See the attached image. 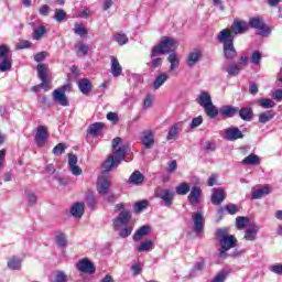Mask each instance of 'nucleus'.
<instances>
[{"mask_svg": "<svg viewBox=\"0 0 282 282\" xmlns=\"http://www.w3.org/2000/svg\"><path fill=\"white\" fill-rule=\"evenodd\" d=\"M129 147L122 142V138L117 137L112 140V154L108 155L106 161L102 163L105 173H109L116 166H120V162L124 160Z\"/></svg>", "mask_w": 282, "mask_h": 282, "instance_id": "f257e3e1", "label": "nucleus"}, {"mask_svg": "<svg viewBox=\"0 0 282 282\" xmlns=\"http://www.w3.org/2000/svg\"><path fill=\"white\" fill-rule=\"evenodd\" d=\"M218 241V257L219 259H228V250L237 248V237L228 232V228L218 229L216 232Z\"/></svg>", "mask_w": 282, "mask_h": 282, "instance_id": "f03ea898", "label": "nucleus"}, {"mask_svg": "<svg viewBox=\"0 0 282 282\" xmlns=\"http://www.w3.org/2000/svg\"><path fill=\"white\" fill-rule=\"evenodd\" d=\"M177 40L169 36H164L161 39L160 43L152 47L151 58H155L158 56H162L164 54H171L177 50Z\"/></svg>", "mask_w": 282, "mask_h": 282, "instance_id": "7ed1b4c3", "label": "nucleus"}, {"mask_svg": "<svg viewBox=\"0 0 282 282\" xmlns=\"http://www.w3.org/2000/svg\"><path fill=\"white\" fill-rule=\"evenodd\" d=\"M197 105L204 108V111L208 118H217L219 116V109L213 104V97L210 93L203 90L196 98Z\"/></svg>", "mask_w": 282, "mask_h": 282, "instance_id": "20e7f679", "label": "nucleus"}, {"mask_svg": "<svg viewBox=\"0 0 282 282\" xmlns=\"http://www.w3.org/2000/svg\"><path fill=\"white\" fill-rule=\"evenodd\" d=\"M155 197L162 199L165 206L171 207L175 199V192H173V189L159 187L155 189Z\"/></svg>", "mask_w": 282, "mask_h": 282, "instance_id": "39448f33", "label": "nucleus"}, {"mask_svg": "<svg viewBox=\"0 0 282 282\" xmlns=\"http://www.w3.org/2000/svg\"><path fill=\"white\" fill-rule=\"evenodd\" d=\"M131 212L123 209L119 213V215L113 219L112 226L115 230H119L122 226H128L129 221H131Z\"/></svg>", "mask_w": 282, "mask_h": 282, "instance_id": "423d86ee", "label": "nucleus"}, {"mask_svg": "<svg viewBox=\"0 0 282 282\" xmlns=\"http://www.w3.org/2000/svg\"><path fill=\"white\" fill-rule=\"evenodd\" d=\"M248 25H250V28H253L254 30H259L261 36H269V34L272 32V30H270V28L265 25L263 19L259 17L251 18Z\"/></svg>", "mask_w": 282, "mask_h": 282, "instance_id": "0eeeda50", "label": "nucleus"}, {"mask_svg": "<svg viewBox=\"0 0 282 282\" xmlns=\"http://www.w3.org/2000/svg\"><path fill=\"white\" fill-rule=\"evenodd\" d=\"M141 144L145 147V149H153L155 144V131L151 129L143 130L140 135Z\"/></svg>", "mask_w": 282, "mask_h": 282, "instance_id": "6e6552de", "label": "nucleus"}, {"mask_svg": "<svg viewBox=\"0 0 282 282\" xmlns=\"http://www.w3.org/2000/svg\"><path fill=\"white\" fill-rule=\"evenodd\" d=\"M109 188H111V181L107 176H99L97 180V193L102 197H107Z\"/></svg>", "mask_w": 282, "mask_h": 282, "instance_id": "1a4fd4ad", "label": "nucleus"}, {"mask_svg": "<svg viewBox=\"0 0 282 282\" xmlns=\"http://www.w3.org/2000/svg\"><path fill=\"white\" fill-rule=\"evenodd\" d=\"M77 270L79 272H84L85 274H95L96 265H94V262L88 260V258H83L77 263Z\"/></svg>", "mask_w": 282, "mask_h": 282, "instance_id": "9d476101", "label": "nucleus"}, {"mask_svg": "<svg viewBox=\"0 0 282 282\" xmlns=\"http://www.w3.org/2000/svg\"><path fill=\"white\" fill-rule=\"evenodd\" d=\"M261 228L257 223H251L245 230V241H257Z\"/></svg>", "mask_w": 282, "mask_h": 282, "instance_id": "9b49d317", "label": "nucleus"}, {"mask_svg": "<svg viewBox=\"0 0 282 282\" xmlns=\"http://www.w3.org/2000/svg\"><path fill=\"white\" fill-rule=\"evenodd\" d=\"M204 54L202 53V50L194 48L192 52L188 53L186 58V65L189 69H193L197 63L202 61V57Z\"/></svg>", "mask_w": 282, "mask_h": 282, "instance_id": "f8f14e48", "label": "nucleus"}, {"mask_svg": "<svg viewBox=\"0 0 282 282\" xmlns=\"http://www.w3.org/2000/svg\"><path fill=\"white\" fill-rule=\"evenodd\" d=\"M192 221L194 226V230L196 235H200L204 232V214L202 212H196L192 215Z\"/></svg>", "mask_w": 282, "mask_h": 282, "instance_id": "ddd939ff", "label": "nucleus"}, {"mask_svg": "<svg viewBox=\"0 0 282 282\" xmlns=\"http://www.w3.org/2000/svg\"><path fill=\"white\" fill-rule=\"evenodd\" d=\"M48 138H50V134H47V127L45 126L37 127V130L35 133V142L37 147L40 148L45 147V143L47 142Z\"/></svg>", "mask_w": 282, "mask_h": 282, "instance_id": "4468645a", "label": "nucleus"}, {"mask_svg": "<svg viewBox=\"0 0 282 282\" xmlns=\"http://www.w3.org/2000/svg\"><path fill=\"white\" fill-rule=\"evenodd\" d=\"M230 30L234 34H246L250 30V25L243 20H235Z\"/></svg>", "mask_w": 282, "mask_h": 282, "instance_id": "2eb2a0df", "label": "nucleus"}, {"mask_svg": "<svg viewBox=\"0 0 282 282\" xmlns=\"http://www.w3.org/2000/svg\"><path fill=\"white\" fill-rule=\"evenodd\" d=\"M231 29H224L217 35V41L221 43V45H228L230 43H235V37H232Z\"/></svg>", "mask_w": 282, "mask_h": 282, "instance_id": "dca6fc26", "label": "nucleus"}, {"mask_svg": "<svg viewBox=\"0 0 282 282\" xmlns=\"http://www.w3.org/2000/svg\"><path fill=\"white\" fill-rule=\"evenodd\" d=\"M68 166L72 175H75L76 177H78V175H83V170L78 166V156L73 153L68 154Z\"/></svg>", "mask_w": 282, "mask_h": 282, "instance_id": "f3484780", "label": "nucleus"}, {"mask_svg": "<svg viewBox=\"0 0 282 282\" xmlns=\"http://www.w3.org/2000/svg\"><path fill=\"white\" fill-rule=\"evenodd\" d=\"M53 100L61 105V107H69V100L67 99V95L62 89H55L53 91Z\"/></svg>", "mask_w": 282, "mask_h": 282, "instance_id": "a211bd4d", "label": "nucleus"}, {"mask_svg": "<svg viewBox=\"0 0 282 282\" xmlns=\"http://www.w3.org/2000/svg\"><path fill=\"white\" fill-rule=\"evenodd\" d=\"M225 135L226 139L230 142H235V140H241V138H243V133L241 132V130L236 127L225 129Z\"/></svg>", "mask_w": 282, "mask_h": 282, "instance_id": "6ab92c4d", "label": "nucleus"}, {"mask_svg": "<svg viewBox=\"0 0 282 282\" xmlns=\"http://www.w3.org/2000/svg\"><path fill=\"white\" fill-rule=\"evenodd\" d=\"M110 72L115 78L122 76V65L116 56H110Z\"/></svg>", "mask_w": 282, "mask_h": 282, "instance_id": "aec40b11", "label": "nucleus"}, {"mask_svg": "<svg viewBox=\"0 0 282 282\" xmlns=\"http://www.w3.org/2000/svg\"><path fill=\"white\" fill-rule=\"evenodd\" d=\"M223 52L227 61H232L234 58H237V48H235V42L223 45Z\"/></svg>", "mask_w": 282, "mask_h": 282, "instance_id": "412c9836", "label": "nucleus"}, {"mask_svg": "<svg viewBox=\"0 0 282 282\" xmlns=\"http://www.w3.org/2000/svg\"><path fill=\"white\" fill-rule=\"evenodd\" d=\"M226 199V191L223 188H213V194H212V204H215V206H219L221 202Z\"/></svg>", "mask_w": 282, "mask_h": 282, "instance_id": "4be33fe9", "label": "nucleus"}, {"mask_svg": "<svg viewBox=\"0 0 282 282\" xmlns=\"http://www.w3.org/2000/svg\"><path fill=\"white\" fill-rule=\"evenodd\" d=\"M200 197H202V189L199 187H193L191 189L189 195L187 196V199L192 206H197V204H199Z\"/></svg>", "mask_w": 282, "mask_h": 282, "instance_id": "5701e85b", "label": "nucleus"}, {"mask_svg": "<svg viewBox=\"0 0 282 282\" xmlns=\"http://www.w3.org/2000/svg\"><path fill=\"white\" fill-rule=\"evenodd\" d=\"M218 113L224 118H232V116H237V113H239V108L234 106H223Z\"/></svg>", "mask_w": 282, "mask_h": 282, "instance_id": "b1692460", "label": "nucleus"}, {"mask_svg": "<svg viewBox=\"0 0 282 282\" xmlns=\"http://www.w3.org/2000/svg\"><path fill=\"white\" fill-rule=\"evenodd\" d=\"M169 78H170L169 73L159 74L152 83V88L154 89V91H158V89H160L162 85H164V83L169 80Z\"/></svg>", "mask_w": 282, "mask_h": 282, "instance_id": "393cba45", "label": "nucleus"}, {"mask_svg": "<svg viewBox=\"0 0 282 282\" xmlns=\"http://www.w3.org/2000/svg\"><path fill=\"white\" fill-rule=\"evenodd\" d=\"M70 215H73L75 219H80V217L85 215V203H75L70 208Z\"/></svg>", "mask_w": 282, "mask_h": 282, "instance_id": "a878e982", "label": "nucleus"}, {"mask_svg": "<svg viewBox=\"0 0 282 282\" xmlns=\"http://www.w3.org/2000/svg\"><path fill=\"white\" fill-rule=\"evenodd\" d=\"M167 63H170V72H175L180 69V56L177 53L172 52L167 56Z\"/></svg>", "mask_w": 282, "mask_h": 282, "instance_id": "bb28decb", "label": "nucleus"}, {"mask_svg": "<svg viewBox=\"0 0 282 282\" xmlns=\"http://www.w3.org/2000/svg\"><path fill=\"white\" fill-rule=\"evenodd\" d=\"M149 232H151V227L149 225H143L142 227L135 230L133 235V241H140V239H142V237H147Z\"/></svg>", "mask_w": 282, "mask_h": 282, "instance_id": "cd10ccee", "label": "nucleus"}, {"mask_svg": "<svg viewBox=\"0 0 282 282\" xmlns=\"http://www.w3.org/2000/svg\"><path fill=\"white\" fill-rule=\"evenodd\" d=\"M241 164L246 166H257L261 164V159H259L257 154H249L241 161Z\"/></svg>", "mask_w": 282, "mask_h": 282, "instance_id": "c85d7f7f", "label": "nucleus"}, {"mask_svg": "<svg viewBox=\"0 0 282 282\" xmlns=\"http://www.w3.org/2000/svg\"><path fill=\"white\" fill-rule=\"evenodd\" d=\"M37 76L42 83H50V77L47 76V65L37 64Z\"/></svg>", "mask_w": 282, "mask_h": 282, "instance_id": "c756f323", "label": "nucleus"}, {"mask_svg": "<svg viewBox=\"0 0 282 282\" xmlns=\"http://www.w3.org/2000/svg\"><path fill=\"white\" fill-rule=\"evenodd\" d=\"M22 263H23V260H21V258L11 257L7 262V267L9 268V270H21Z\"/></svg>", "mask_w": 282, "mask_h": 282, "instance_id": "7c9ffc66", "label": "nucleus"}, {"mask_svg": "<svg viewBox=\"0 0 282 282\" xmlns=\"http://www.w3.org/2000/svg\"><path fill=\"white\" fill-rule=\"evenodd\" d=\"M272 189L269 186H264L262 188L256 189L252 192L251 199H261V197H265V195H270Z\"/></svg>", "mask_w": 282, "mask_h": 282, "instance_id": "2f4dec72", "label": "nucleus"}, {"mask_svg": "<svg viewBox=\"0 0 282 282\" xmlns=\"http://www.w3.org/2000/svg\"><path fill=\"white\" fill-rule=\"evenodd\" d=\"M144 182V175L140 171L133 172L129 177V183L134 184L135 186H139V184H142Z\"/></svg>", "mask_w": 282, "mask_h": 282, "instance_id": "473e14b6", "label": "nucleus"}, {"mask_svg": "<svg viewBox=\"0 0 282 282\" xmlns=\"http://www.w3.org/2000/svg\"><path fill=\"white\" fill-rule=\"evenodd\" d=\"M12 69V56L0 58V72H10Z\"/></svg>", "mask_w": 282, "mask_h": 282, "instance_id": "72a5a7b5", "label": "nucleus"}, {"mask_svg": "<svg viewBox=\"0 0 282 282\" xmlns=\"http://www.w3.org/2000/svg\"><path fill=\"white\" fill-rule=\"evenodd\" d=\"M24 199H26L29 206H34L36 204L37 197L34 192L30 188H24Z\"/></svg>", "mask_w": 282, "mask_h": 282, "instance_id": "f704fd0d", "label": "nucleus"}, {"mask_svg": "<svg viewBox=\"0 0 282 282\" xmlns=\"http://www.w3.org/2000/svg\"><path fill=\"white\" fill-rule=\"evenodd\" d=\"M46 33L47 29H45V25L40 24L39 28L33 29V40L41 41Z\"/></svg>", "mask_w": 282, "mask_h": 282, "instance_id": "c9c22d12", "label": "nucleus"}, {"mask_svg": "<svg viewBox=\"0 0 282 282\" xmlns=\"http://www.w3.org/2000/svg\"><path fill=\"white\" fill-rule=\"evenodd\" d=\"M79 90L82 94L87 95L89 91H91V82L87 78H83L78 83Z\"/></svg>", "mask_w": 282, "mask_h": 282, "instance_id": "e433bc0d", "label": "nucleus"}, {"mask_svg": "<svg viewBox=\"0 0 282 282\" xmlns=\"http://www.w3.org/2000/svg\"><path fill=\"white\" fill-rule=\"evenodd\" d=\"M105 124L102 122H95L88 127L87 133L90 135H98L102 131Z\"/></svg>", "mask_w": 282, "mask_h": 282, "instance_id": "4c0bfd02", "label": "nucleus"}, {"mask_svg": "<svg viewBox=\"0 0 282 282\" xmlns=\"http://www.w3.org/2000/svg\"><path fill=\"white\" fill-rule=\"evenodd\" d=\"M247 226H250V218L243 216H239L236 218V228L238 230H243V228H246Z\"/></svg>", "mask_w": 282, "mask_h": 282, "instance_id": "58836bf2", "label": "nucleus"}, {"mask_svg": "<svg viewBox=\"0 0 282 282\" xmlns=\"http://www.w3.org/2000/svg\"><path fill=\"white\" fill-rule=\"evenodd\" d=\"M151 250H153V240L143 241L137 247V252H151Z\"/></svg>", "mask_w": 282, "mask_h": 282, "instance_id": "ea45409f", "label": "nucleus"}, {"mask_svg": "<svg viewBox=\"0 0 282 282\" xmlns=\"http://www.w3.org/2000/svg\"><path fill=\"white\" fill-rule=\"evenodd\" d=\"M258 105L262 107V109H273V107H276V102L272 99L262 98L258 100Z\"/></svg>", "mask_w": 282, "mask_h": 282, "instance_id": "a19ab883", "label": "nucleus"}, {"mask_svg": "<svg viewBox=\"0 0 282 282\" xmlns=\"http://www.w3.org/2000/svg\"><path fill=\"white\" fill-rule=\"evenodd\" d=\"M176 195H188L191 192V185L188 183H181L175 187Z\"/></svg>", "mask_w": 282, "mask_h": 282, "instance_id": "79ce46f5", "label": "nucleus"}, {"mask_svg": "<svg viewBox=\"0 0 282 282\" xmlns=\"http://www.w3.org/2000/svg\"><path fill=\"white\" fill-rule=\"evenodd\" d=\"M55 243H57L59 248H67V236L63 232H57L55 236Z\"/></svg>", "mask_w": 282, "mask_h": 282, "instance_id": "37998d69", "label": "nucleus"}, {"mask_svg": "<svg viewBox=\"0 0 282 282\" xmlns=\"http://www.w3.org/2000/svg\"><path fill=\"white\" fill-rule=\"evenodd\" d=\"M113 41L118 43V45H127L129 43V37L124 33H115Z\"/></svg>", "mask_w": 282, "mask_h": 282, "instance_id": "c03bdc74", "label": "nucleus"}, {"mask_svg": "<svg viewBox=\"0 0 282 282\" xmlns=\"http://www.w3.org/2000/svg\"><path fill=\"white\" fill-rule=\"evenodd\" d=\"M226 72L229 76H239V74L241 73V66L232 63L226 68Z\"/></svg>", "mask_w": 282, "mask_h": 282, "instance_id": "a18cd8bd", "label": "nucleus"}, {"mask_svg": "<svg viewBox=\"0 0 282 282\" xmlns=\"http://www.w3.org/2000/svg\"><path fill=\"white\" fill-rule=\"evenodd\" d=\"M124 227H121L118 229L119 237L122 239H127V237H130V235L133 232V227L129 225H123Z\"/></svg>", "mask_w": 282, "mask_h": 282, "instance_id": "49530a36", "label": "nucleus"}, {"mask_svg": "<svg viewBox=\"0 0 282 282\" xmlns=\"http://www.w3.org/2000/svg\"><path fill=\"white\" fill-rule=\"evenodd\" d=\"M75 47L77 50V56H87V53L89 52V45L85 43H77Z\"/></svg>", "mask_w": 282, "mask_h": 282, "instance_id": "de8ad7c7", "label": "nucleus"}, {"mask_svg": "<svg viewBox=\"0 0 282 282\" xmlns=\"http://www.w3.org/2000/svg\"><path fill=\"white\" fill-rule=\"evenodd\" d=\"M155 102V95L148 94L143 100V109H151Z\"/></svg>", "mask_w": 282, "mask_h": 282, "instance_id": "09e8293b", "label": "nucleus"}, {"mask_svg": "<svg viewBox=\"0 0 282 282\" xmlns=\"http://www.w3.org/2000/svg\"><path fill=\"white\" fill-rule=\"evenodd\" d=\"M272 118H274L273 111L262 112L259 116V122H261V124H265V122H270V120H272Z\"/></svg>", "mask_w": 282, "mask_h": 282, "instance_id": "8fccbe9b", "label": "nucleus"}, {"mask_svg": "<svg viewBox=\"0 0 282 282\" xmlns=\"http://www.w3.org/2000/svg\"><path fill=\"white\" fill-rule=\"evenodd\" d=\"M74 33L77 34V36H87V28L84 24H75Z\"/></svg>", "mask_w": 282, "mask_h": 282, "instance_id": "3c124183", "label": "nucleus"}, {"mask_svg": "<svg viewBox=\"0 0 282 282\" xmlns=\"http://www.w3.org/2000/svg\"><path fill=\"white\" fill-rule=\"evenodd\" d=\"M238 113L242 120H250L252 118V109L250 108H242Z\"/></svg>", "mask_w": 282, "mask_h": 282, "instance_id": "603ef678", "label": "nucleus"}, {"mask_svg": "<svg viewBox=\"0 0 282 282\" xmlns=\"http://www.w3.org/2000/svg\"><path fill=\"white\" fill-rule=\"evenodd\" d=\"M177 133H180L177 124L172 126L167 132V140H175V138H177Z\"/></svg>", "mask_w": 282, "mask_h": 282, "instance_id": "864d4df0", "label": "nucleus"}, {"mask_svg": "<svg viewBox=\"0 0 282 282\" xmlns=\"http://www.w3.org/2000/svg\"><path fill=\"white\" fill-rule=\"evenodd\" d=\"M65 19H67V13L65 12V10H62V9L55 10V21H57V23H63Z\"/></svg>", "mask_w": 282, "mask_h": 282, "instance_id": "5fc2aeb1", "label": "nucleus"}, {"mask_svg": "<svg viewBox=\"0 0 282 282\" xmlns=\"http://www.w3.org/2000/svg\"><path fill=\"white\" fill-rule=\"evenodd\" d=\"M67 274L63 271H57L54 275L53 282H67Z\"/></svg>", "mask_w": 282, "mask_h": 282, "instance_id": "6e6d98bb", "label": "nucleus"}, {"mask_svg": "<svg viewBox=\"0 0 282 282\" xmlns=\"http://www.w3.org/2000/svg\"><path fill=\"white\" fill-rule=\"evenodd\" d=\"M147 206H149V203L147 200L138 202L134 205V210L137 213H142V210H144V208H147Z\"/></svg>", "mask_w": 282, "mask_h": 282, "instance_id": "4d7b16f0", "label": "nucleus"}, {"mask_svg": "<svg viewBox=\"0 0 282 282\" xmlns=\"http://www.w3.org/2000/svg\"><path fill=\"white\" fill-rule=\"evenodd\" d=\"M10 55V47L7 45H0V58H8Z\"/></svg>", "mask_w": 282, "mask_h": 282, "instance_id": "13d9d810", "label": "nucleus"}, {"mask_svg": "<svg viewBox=\"0 0 282 282\" xmlns=\"http://www.w3.org/2000/svg\"><path fill=\"white\" fill-rule=\"evenodd\" d=\"M86 202H87L88 208H96V196H94V194H88L86 196Z\"/></svg>", "mask_w": 282, "mask_h": 282, "instance_id": "bf43d9fd", "label": "nucleus"}, {"mask_svg": "<svg viewBox=\"0 0 282 282\" xmlns=\"http://www.w3.org/2000/svg\"><path fill=\"white\" fill-rule=\"evenodd\" d=\"M29 47H32V42L30 41H21L15 45V50H29Z\"/></svg>", "mask_w": 282, "mask_h": 282, "instance_id": "052dcab7", "label": "nucleus"}, {"mask_svg": "<svg viewBox=\"0 0 282 282\" xmlns=\"http://www.w3.org/2000/svg\"><path fill=\"white\" fill-rule=\"evenodd\" d=\"M202 122H204V118H202V116H198L192 120L189 128L196 129V127H199Z\"/></svg>", "mask_w": 282, "mask_h": 282, "instance_id": "680f3d73", "label": "nucleus"}, {"mask_svg": "<svg viewBox=\"0 0 282 282\" xmlns=\"http://www.w3.org/2000/svg\"><path fill=\"white\" fill-rule=\"evenodd\" d=\"M53 153L55 155H63L65 153V144L59 143L53 149Z\"/></svg>", "mask_w": 282, "mask_h": 282, "instance_id": "e2e57ef3", "label": "nucleus"}, {"mask_svg": "<svg viewBox=\"0 0 282 282\" xmlns=\"http://www.w3.org/2000/svg\"><path fill=\"white\" fill-rule=\"evenodd\" d=\"M251 63H253V65H259V63H261V53L258 51L253 52L251 55Z\"/></svg>", "mask_w": 282, "mask_h": 282, "instance_id": "0e129e2a", "label": "nucleus"}, {"mask_svg": "<svg viewBox=\"0 0 282 282\" xmlns=\"http://www.w3.org/2000/svg\"><path fill=\"white\" fill-rule=\"evenodd\" d=\"M226 276H228V273H226V271H223L216 275L213 282H224L226 281Z\"/></svg>", "mask_w": 282, "mask_h": 282, "instance_id": "69168bd1", "label": "nucleus"}, {"mask_svg": "<svg viewBox=\"0 0 282 282\" xmlns=\"http://www.w3.org/2000/svg\"><path fill=\"white\" fill-rule=\"evenodd\" d=\"M39 12H40L41 17H48V14H50V6H47V4L42 6L40 8Z\"/></svg>", "mask_w": 282, "mask_h": 282, "instance_id": "338daca9", "label": "nucleus"}, {"mask_svg": "<svg viewBox=\"0 0 282 282\" xmlns=\"http://www.w3.org/2000/svg\"><path fill=\"white\" fill-rule=\"evenodd\" d=\"M272 97L274 100H278V102L282 101V89H278L272 94Z\"/></svg>", "mask_w": 282, "mask_h": 282, "instance_id": "774afa93", "label": "nucleus"}]
</instances>
